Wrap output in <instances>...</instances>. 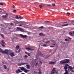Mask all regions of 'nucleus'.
Returning a JSON list of instances; mask_svg holds the SVG:
<instances>
[{
    "instance_id": "1",
    "label": "nucleus",
    "mask_w": 74,
    "mask_h": 74,
    "mask_svg": "<svg viewBox=\"0 0 74 74\" xmlns=\"http://www.w3.org/2000/svg\"><path fill=\"white\" fill-rule=\"evenodd\" d=\"M70 61L69 59H64L60 62L61 64H64L68 63Z\"/></svg>"
},
{
    "instance_id": "2",
    "label": "nucleus",
    "mask_w": 74,
    "mask_h": 74,
    "mask_svg": "<svg viewBox=\"0 0 74 74\" xmlns=\"http://www.w3.org/2000/svg\"><path fill=\"white\" fill-rule=\"evenodd\" d=\"M56 68H53V69H52V71L50 73V74H54L55 73H56Z\"/></svg>"
},
{
    "instance_id": "3",
    "label": "nucleus",
    "mask_w": 74,
    "mask_h": 74,
    "mask_svg": "<svg viewBox=\"0 0 74 74\" xmlns=\"http://www.w3.org/2000/svg\"><path fill=\"white\" fill-rule=\"evenodd\" d=\"M69 65L68 64H66V65L64 66V69L65 70V72H67L68 73V71L67 70V68L68 67L67 66H69Z\"/></svg>"
},
{
    "instance_id": "4",
    "label": "nucleus",
    "mask_w": 74,
    "mask_h": 74,
    "mask_svg": "<svg viewBox=\"0 0 74 74\" xmlns=\"http://www.w3.org/2000/svg\"><path fill=\"white\" fill-rule=\"evenodd\" d=\"M19 46L18 45H17L16 47V53H19V52H20L21 51V49H19V50H18V49H19Z\"/></svg>"
},
{
    "instance_id": "5",
    "label": "nucleus",
    "mask_w": 74,
    "mask_h": 74,
    "mask_svg": "<svg viewBox=\"0 0 74 74\" xmlns=\"http://www.w3.org/2000/svg\"><path fill=\"white\" fill-rule=\"evenodd\" d=\"M7 55L8 56L10 55L12 57H13V56H15V54L13 52H12V53L10 52L9 53H8Z\"/></svg>"
},
{
    "instance_id": "6",
    "label": "nucleus",
    "mask_w": 74,
    "mask_h": 74,
    "mask_svg": "<svg viewBox=\"0 0 74 74\" xmlns=\"http://www.w3.org/2000/svg\"><path fill=\"white\" fill-rule=\"evenodd\" d=\"M17 29H18V30H19V31L20 32H24V30L23 29H22V28H20V27H17L16 28Z\"/></svg>"
},
{
    "instance_id": "7",
    "label": "nucleus",
    "mask_w": 74,
    "mask_h": 74,
    "mask_svg": "<svg viewBox=\"0 0 74 74\" xmlns=\"http://www.w3.org/2000/svg\"><path fill=\"white\" fill-rule=\"evenodd\" d=\"M19 35H20V36L21 37H22L23 38H25L27 37V36L26 35H23L22 34H20Z\"/></svg>"
},
{
    "instance_id": "8",
    "label": "nucleus",
    "mask_w": 74,
    "mask_h": 74,
    "mask_svg": "<svg viewBox=\"0 0 74 74\" xmlns=\"http://www.w3.org/2000/svg\"><path fill=\"white\" fill-rule=\"evenodd\" d=\"M9 51L8 50L5 49V51H3L2 52V53L7 54H8V53H8Z\"/></svg>"
},
{
    "instance_id": "9",
    "label": "nucleus",
    "mask_w": 74,
    "mask_h": 74,
    "mask_svg": "<svg viewBox=\"0 0 74 74\" xmlns=\"http://www.w3.org/2000/svg\"><path fill=\"white\" fill-rule=\"evenodd\" d=\"M5 43L4 41L3 40H2V43H1L2 46H3V47H5V45H4V44Z\"/></svg>"
},
{
    "instance_id": "10",
    "label": "nucleus",
    "mask_w": 74,
    "mask_h": 74,
    "mask_svg": "<svg viewBox=\"0 0 74 74\" xmlns=\"http://www.w3.org/2000/svg\"><path fill=\"white\" fill-rule=\"evenodd\" d=\"M26 49L28 51H32L33 49L31 48L30 47H26Z\"/></svg>"
},
{
    "instance_id": "11",
    "label": "nucleus",
    "mask_w": 74,
    "mask_h": 74,
    "mask_svg": "<svg viewBox=\"0 0 74 74\" xmlns=\"http://www.w3.org/2000/svg\"><path fill=\"white\" fill-rule=\"evenodd\" d=\"M21 71L20 70V69H18V70L16 71V73L18 74L19 73H21Z\"/></svg>"
},
{
    "instance_id": "12",
    "label": "nucleus",
    "mask_w": 74,
    "mask_h": 74,
    "mask_svg": "<svg viewBox=\"0 0 74 74\" xmlns=\"http://www.w3.org/2000/svg\"><path fill=\"white\" fill-rule=\"evenodd\" d=\"M19 68L22 71H23L25 69V68L23 67H19Z\"/></svg>"
},
{
    "instance_id": "13",
    "label": "nucleus",
    "mask_w": 74,
    "mask_h": 74,
    "mask_svg": "<svg viewBox=\"0 0 74 74\" xmlns=\"http://www.w3.org/2000/svg\"><path fill=\"white\" fill-rule=\"evenodd\" d=\"M6 15H3L2 16V17L3 18H7V16H8V14L7 13H6Z\"/></svg>"
},
{
    "instance_id": "14",
    "label": "nucleus",
    "mask_w": 74,
    "mask_h": 74,
    "mask_svg": "<svg viewBox=\"0 0 74 74\" xmlns=\"http://www.w3.org/2000/svg\"><path fill=\"white\" fill-rule=\"evenodd\" d=\"M39 55L42 57H45V56H44V55H43L41 52H39Z\"/></svg>"
},
{
    "instance_id": "15",
    "label": "nucleus",
    "mask_w": 74,
    "mask_h": 74,
    "mask_svg": "<svg viewBox=\"0 0 74 74\" xmlns=\"http://www.w3.org/2000/svg\"><path fill=\"white\" fill-rule=\"evenodd\" d=\"M26 69H30V66L29 65L26 64Z\"/></svg>"
},
{
    "instance_id": "16",
    "label": "nucleus",
    "mask_w": 74,
    "mask_h": 74,
    "mask_svg": "<svg viewBox=\"0 0 74 74\" xmlns=\"http://www.w3.org/2000/svg\"><path fill=\"white\" fill-rule=\"evenodd\" d=\"M68 68H69V69H70V70H71H71H73V67L72 66H69L68 67Z\"/></svg>"
},
{
    "instance_id": "17",
    "label": "nucleus",
    "mask_w": 74,
    "mask_h": 74,
    "mask_svg": "<svg viewBox=\"0 0 74 74\" xmlns=\"http://www.w3.org/2000/svg\"><path fill=\"white\" fill-rule=\"evenodd\" d=\"M49 64H55V62L51 61L49 63Z\"/></svg>"
},
{
    "instance_id": "18",
    "label": "nucleus",
    "mask_w": 74,
    "mask_h": 74,
    "mask_svg": "<svg viewBox=\"0 0 74 74\" xmlns=\"http://www.w3.org/2000/svg\"><path fill=\"white\" fill-rule=\"evenodd\" d=\"M69 35H70L71 36H74V35L73 34L72 32H69Z\"/></svg>"
},
{
    "instance_id": "19",
    "label": "nucleus",
    "mask_w": 74,
    "mask_h": 74,
    "mask_svg": "<svg viewBox=\"0 0 74 74\" xmlns=\"http://www.w3.org/2000/svg\"><path fill=\"white\" fill-rule=\"evenodd\" d=\"M27 64V63H21L20 64V65H24Z\"/></svg>"
},
{
    "instance_id": "20",
    "label": "nucleus",
    "mask_w": 74,
    "mask_h": 74,
    "mask_svg": "<svg viewBox=\"0 0 74 74\" xmlns=\"http://www.w3.org/2000/svg\"><path fill=\"white\" fill-rule=\"evenodd\" d=\"M23 71L24 72H25V73H27V71H30V70H27L26 69H25V70H24Z\"/></svg>"
},
{
    "instance_id": "21",
    "label": "nucleus",
    "mask_w": 74,
    "mask_h": 74,
    "mask_svg": "<svg viewBox=\"0 0 74 74\" xmlns=\"http://www.w3.org/2000/svg\"><path fill=\"white\" fill-rule=\"evenodd\" d=\"M68 25H69L68 24H66L64 25H62V27H64V26H68Z\"/></svg>"
},
{
    "instance_id": "22",
    "label": "nucleus",
    "mask_w": 74,
    "mask_h": 74,
    "mask_svg": "<svg viewBox=\"0 0 74 74\" xmlns=\"http://www.w3.org/2000/svg\"><path fill=\"white\" fill-rule=\"evenodd\" d=\"M0 35L1 36V37H2L3 38H4V35H3V34H1Z\"/></svg>"
},
{
    "instance_id": "23",
    "label": "nucleus",
    "mask_w": 74,
    "mask_h": 74,
    "mask_svg": "<svg viewBox=\"0 0 74 74\" xmlns=\"http://www.w3.org/2000/svg\"><path fill=\"white\" fill-rule=\"evenodd\" d=\"M3 50H2V49L1 48H0V52H1V53H3Z\"/></svg>"
},
{
    "instance_id": "24",
    "label": "nucleus",
    "mask_w": 74,
    "mask_h": 74,
    "mask_svg": "<svg viewBox=\"0 0 74 74\" xmlns=\"http://www.w3.org/2000/svg\"><path fill=\"white\" fill-rule=\"evenodd\" d=\"M15 18L16 19H19V17H18L17 15H16V16H15Z\"/></svg>"
},
{
    "instance_id": "25",
    "label": "nucleus",
    "mask_w": 74,
    "mask_h": 74,
    "mask_svg": "<svg viewBox=\"0 0 74 74\" xmlns=\"http://www.w3.org/2000/svg\"><path fill=\"white\" fill-rule=\"evenodd\" d=\"M3 67L4 68V69H6L7 68V67H6V66L5 65H3Z\"/></svg>"
},
{
    "instance_id": "26",
    "label": "nucleus",
    "mask_w": 74,
    "mask_h": 74,
    "mask_svg": "<svg viewBox=\"0 0 74 74\" xmlns=\"http://www.w3.org/2000/svg\"><path fill=\"white\" fill-rule=\"evenodd\" d=\"M19 19L20 20H21V19H22L23 18V17H21V16H20L19 17Z\"/></svg>"
},
{
    "instance_id": "27",
    "label": "nucleus",
    "mask_w": 74,
    "mask_h": 74,
    "mask_svg": "<svg viewBox=\"0 0 74 74\" xmlns=\"http://www.w3.org/2000/svg\"><path fill=\"white\" fill-rule=\"evenodd\" d=\"M39 8H40V9L42 8V7H43L41 5H39Z\"/></svg>"
},
{
    "instance_id": "28",
    "label": "nucleus",
    "mask_w": 74,
    "mask_h": 74,
    "mask_svg": "<svg viewBox=\"0 0 74 74\" xmlns=\"http://www.w3.org/2000/svg\"><path fill=\"white\" fill-rule=\"evenodd\" d=\"M44 28V27L43 26H42L41 27H39V28L40 29H42Z\"/></svg>"
},
{
    "instance_id": "29",
    "label": "nucleus",
    "mask_w": 74,
    "mask_h": 74,
    "mask_svg": "<svg viewBox=\"0 0 74 74\" xmlns=\"http://www.w3.org/2000/svg\"><path fill=\"white\" fill-rule=\"evenodd\" d=\"M39 36H42L43 35L42 33H41L39 34Z\"/></svg>"
},
{
    "instance_id": "30",
    "label": "nucleus",
    "mask_w": 74,
    "mask_h": 74,
    "mask_svg": "<svg viewBox=\"0 0 74 74\" xmlns=\"http://www.w3.org/2000/svg\"><path fill=\"white\" fill-rule=\"evenodd\" d=\"M3 5V3L2 2L0 3V5Z\"/></svg>"
},
{
    "instance_id": "31",
    "label": "nucleus",
    "mask_w": 74,
    "mask_h": 74,
    "mask_svg": "<svg viewBox=\"0 0 74 74\" xmlns=\"http://www.w3.org/2000/svg\"><path fill=\"white\" fill-rule=\"evenodd\" d=\"M28 57V56H27V55H25V56L24 57V58H27Z\"/></svg>"
},
{
    "instance_id": "32",
    "label": "nucleus",
    "mask_w": 74,
    "mask_h": 74,
    "mask_svg": "<svg viewBox=\"0 0 74 74\" xmlns=\"http://www.w3.org/2000/svg\"><path fill=\"white\" fill-rule=\"evenodd\" d=\"M43 46H45V47H47V45H45V44H43Z\"/></svg>"
},
{
    "instance_id": "33",
    "label": "nucleus",
    "mask_w": 74,
    "mask_h": 74,
    "mask_svg": "<svg viewBox=\"0 0 74 74\" xmlns=\"http://www.w3.org/2000/svg\"><path fill=\"white\" fill-rule=\"evenodd\" d=\"M65 40L66 41H69V40L67 39H65Z\"/></svg>"
},
{
    "instance_id": "34",
    "label": "nucleus",
    "mask_w": 74,
    "mask_h": 74,
    "mask_svg": "<svg viewBox=\"0 0 74 74\" xmlns=\"http://www.w3.org/2000/svg\"><path fill=\"white\" fill-rule=\"evenodd\" d=\"M52 5H53V7H54L55 6V4L54 3H53L52 4Z\"/></svg>"
},
{
    "instance_id": "35",
    "label": "nucleus",
    "mask_w": 74,
    "mask_h": 74,
    "mask_svg": "<svg viewBox=\"0 0 74 74\" xmlns=\"http://www.w3.org/2000/svg\"><path fill=\"white\" fill-rule=\"evenodd\" d=\"M38 73L39 74H41L42 73V72L41 71H39V72H38Z\"/></svg>"
},
{
    "instance_id": "36",
    "label": "nucleus",
    "mask_w": 74,
    "mask_h": 74,
    "mask_svg": "<svg viewBox=\"0 0 74 74\" xmlns=\"http://www.w3.org/2000/svg\"><path fill=\"white\" fill-rule=\"evenodd\" d=\"M64 74H69L68 72H65Z\"/></svg>"
},
{
    "instance_id": "37",
    "label": "nucleus",
    "mask_w": 74,
    "mask_h": 74,
    "mask_svg": "<svg viewBox=\"0 0 74 74\" xmlns=\"http://www.w3.org/2000/svg\"><path fill=\"white\" fill-rule=\"evenodd\" d=\"M16 12V10H13V12H14V13H15Z\"/></svg>"
},
{
    "instance_id": "38",
    "label": "nucleus",
    "mask_w": 74,
    "mask_h": 74,
    "mask_svg": "<svg viewBox=\"0 0 74 74\" xmlns=\"http://www.w3.org/2000/svg\"><path fill=\"white\" fill-rule=\"evenodd\" d=\"M66 14L67 15H68V16L70 15V13H69L67 12Z\"/></svg>"
},
{
    "instance_id": "39",
    "label": "nucleus",
    "mask_w": 74,
    "mask_h": 74,
    "mask_svg": "<svg viewBox=\"0 0 74 74\" xmlns=\"http://www.w3.org/2000/svg\"><path fill=\"white\" fill-rule=\"evenodd\" d=\"M27 54V55H28V56H30V53H28Z\"/></svg>"
},
{
    "instance_id": "40",
    "label": "nucleus",
    "mask_w": 74,
    "mask_h": 74,
    "mask_svg": "<svg viewBox=\"0 0 74 74\" xmlns=\"http://www.w3.org/2000/svg\"><path fill=\"white\" fill-rule=\"evenodd\" d=\"M72 72H73V73H74V70H71V71Z\"/></svg>"
},
{
    "instance_id": "41",
    "label": "nucleus",
    "mask_w": 74,
    "mask_h": 74,
    "mask_svg": "<svg viewBox=\"0 0 74 74\" xmlns=\"http://www.w3.org/2000/svg\"><path fill=\"white\" fill-rule=\"evenodd\" d=\"M38 64V62H36V64H35V66H37V65Z\"/></svg>"
},
{
    "instance_id": "42",
    "label": "nucleus",
    "mask_w": 74,
    "mask_h": 74,
    "mask_svg": "<svg viewBox=\"0 0 74 74\" xmlns=\"http://www.w3.org/2000/svg\"><path fill=\"white\" fill-rule=\"evenodd\" d=\"M22 26V25L21 24H20L19 25V27H21Z\"/></svg>"
},
{
    "instance_id": "43",
    "label": "nucleus",
    "mask_w": 74,
    "mask_h": 74,
    "mask_svg": "<svg viewBox=\"0 0 74 74\" xmlns=\"http://www.w3.org/2000/svg\"><path fill=\"white\" fill-rule=\"evenodd\" d=\"M27 34L28 35H30V32H28V33H27Z\"/></svg>"
},
{
    "instance_id": "44",
    "label": "nucleus",
    "mask_w": 74,
    "mask_h": 74,
    "mask_svg": "<svg viewBox=\"0 0 74 74\" xmlns=\"http://www.w3.org/2000/svg\"><path fill=\"white\" fill-rule=\"evenodd\" d=\"M73 21H72L71 22V25H72L73 23Z\"/></svg>"
},
{
    "instance_id": "45",
    "label": "nucleus",
    "mask_w": 74,
    "mask_h": 74,
    "mask_svg": "<svg viewBox=\"0 0 74 74\" xmlns=\"http://www.w3.org/2000/svg\"><path fill=\"white\" fill-rule=\"evenodd\" d=\"M50 47H54V46H52L51 45V46H50Z\"/></svg>"
},
{
    "instance_id": "46",
    "label": "nucleus",
    "mask_w": 74,
    "mask_h": 74,
    "mask_svg": "<svg viewBox=\"0 0 74 74\" xmlns=\"http://www.w3.org/2000/svg\"><path fill=\"white\" fill-rule=\"evenodd\" d=\"M68 38H69V39H70V40L71 39V38H70L69 37H68Z\"/></svg>"
},
{
    "instance_id": "47",
    "label": "nucleus",
    "mask_w": 74,
    "mask_h": 74,
    "mask_svg": "<svg viewBox=\"0 0 74 74\" xmlns=\"http://www.w3.org/2000/svg\"><path fill=\"white\" fill-rule=\"evenodd\" d=\"M49 41H47V42H46V44H47V43H49Z\"/></svg>"
},
{
    "instance_id": "48",
    "label": "nucleus",
    "mask_w": 74,
    "mask_h": 74,
    "mask_svg": "<svg viewBox=\"0 0 74 74\" xmlns=\"http://www.w3.org/2000/svg\"><path fill=\"white\" fill-rule=\"evenodd\" d=\"M12 6H13V8H15V6L14 5H13Z\"/></svg>"
},
{
    "instance_id": "49",
    "label": "nucleus",
    "mask_w": 74,
    "mask_h": 74,
    "mask_svg": "<svg viewBox=\"0 0 74 74\" xmlns=\"http://www.w3.org/2000/svg\"><path fill=\"white\" fill-rule=\"evenodd\" d=\"M10 25H14V24L12 23H11L10 24Z\"/></svg>"
},
{
    "instance_id": "50",
    "label": "nucleus",
    "mask_w": 74,
    "mask_h": 74,
    "mask_svg": "<svg viewBox=\"0 0 74 74\" xmlns=\"http://www.w3.org/2000/svg\"><path fill=\"white\" fill-rule=\"evenodd\" d=\"M38 71H39V72L41 71V70L40 69H39Z\"/></svg>"
},
{
    "instance_id": "51",
    "label": "nucleus",
    "mask_w": 74,
    "mask_h": 74,
    "mask_svg": "<svg viewBox=\"0 0 74 74\" xmlns=\"http://www.w3.org/2000/svg\"><path fill=\"white\" fill-rule=\"evenodd\" d=\"M67 23V22H63V23Z\"/></svg>"
},
{
    "instance_id": "52",
    "label": "nucleus",
    "mask_w": 74,
    "mask_h": 74,
    "mask_svg": "<svg viewBox=\"0 0 74 74\" xmlns=\"http://www.w3.org/2000/svg\"><path fill=\"white\" fill-rule=\"evenodd\" d=\"M25 53H26V54H27V52H25Z\"/></svg>"
},
{
    "instance_id": "53",
    "label": "nucleus",
    "mask_w": 74,
    "mask_h": 74,
    "mask_svg": "<svg viewBox=\"0 0 74 74\" xmlns=\"http://www.w3.org/2000/svg\"><path fill=\"white\" fill-rule=\"evenodd\" d=\"M45 22L48 23V22H49V21H45Z\"/></svg>"
},
{
    "instance_id": "54",
    "label": "nucleus",
    "mask_w": 74,
    "mask_h": 74,
    "mask_svg": "<svg viewBox=\"0 0 74 74\" xmlns=\"http://www.w3.org/2000/svg\"><path fill=\"white\" fill-rule=\"evenodd\" d=\"M40 63L41 64H42V62H41V61H40Z\"/></svg>"
},
{
    "instance_id": "55",
    "label": "nucleus",
    "mask_w": 74,
    "mask_h": 74,
    "mask_svg": "<svg viewBox=\"0 0 74 74\" xmlns=\"http://www.w3.org/2000/svg\"><path fill=\"white\" fill-rule=\"evenodd\" d=\"M73 35H74V31H73Z\"/></svg>"
},
{
    "instance_id": "56",
    "label": "nucleus",
    "mask_w": 74,
    "mask_h": 74,
    "mask_svg": "<svg viewBox=\"0 0 74 74\" xmlns=\"http://www.w3.org/2000/svg\"><path fill=\"white\" fill-rule=\"evenodd\" d=\"M47 5H48V6H49L50 5V4Z\"/></svg>"
},
{
    "instance_id": "57",
    "label": "nucleus",
    "mask_w": 74,
    "mask_h": 74,
    "mask_svg": "<svg viewBox=\"0 0 74 74\" xmlns=\"http://www.w3.org/2000/svg\"><path fill=\"white\" fill-rule=\"evenodd\" d=\"M52 45H53V46H55V44H53Z\"/></svg>"
},
{
    "instance_id": "58",
    "label": "nucleus",
    "mask_w": 74,
    "mask_h": 74,
    "mask_svg": "<svg viewBox=\"0 0 74 74\" xmlns=\"http://www.w3.org/2000/svg\"><path fill=\"white\" fill-rule=\"evenodd\" d=\"M21 74H25V73H21Z\"/></svg>"
},
{
    "instance_id": "59",
    "label": "nucleus",
    "mask_w": 74,
    "mask_h": 74,
    "mask_svg": "<svg viewBox=\"0 0 74 74\" xmlns=\"http://www.w3.org/2000/svg\"><path fill=\"white\" fill-rule=\"evenodd\" d=\"M49 56H48V57L47 58H46V59H47L48 58H49Z\"/></svg>"
},
{
    "instance_id": "60",
    "label": "nucleus",
    "mask_w": 74,
    "mask_h": 74,
    "mask_svg": "<svg viewBox=\"0 0 74 74\" xmlns=\"http://www.w3.org/2000/svg\"><path fill=\"white\" fill-rule=\"evenodd\" d=\"M73 69H74V66H73Z\"/></svg>"
},
{
    "instance_id": "61",
    "label": "nucleus",
    "mask_w": 74,
    "mask_h": 74,
    "mask_svg": "<svg viewBox=\"0 0 74 74\" xmlns=\"http://www.w3.org/2000/svg\"><path fill=\"white\" fill-rule=\"evenodd\" d=\"M2 10V9H1V8H0V10Z\"/></svg>"
},
{
    "instance_id": "62",
    "label": "nucleus",
    "mask_w": 74,
    "mask_h": 74,
    "mask_svg": "<svg viewBox=\"0 0 74 74\" xmlns=\"http://www.w3.org/2000/svg\"><path fill=\"white\" fill-rule=\"evenodd\" d=\"M2 63H3V62H2Z\"/></svg>"
},
{
    "instance_id": "63",
    "label": "nucleus",
    "mask_w": 74,
    "mask_h": 74,
    "mask_svg": "<svg viewBox=\"0 0 74 74\" xmlns=\"http://www.w3.org/2000/svg\"><path fill=\"white\" fill-rule=\"evenodd\" d=\"M0 25H2V24H0Z\"/></svg>"
},
{
    "instance_id": "64",
    "label": "nucleus",
    "mask_w": 74,
    "mask_h": 74,
    "mask_svg": "<svg viewBox=\"0 0 74 74\" xmlns=\"http://www.w3.org/2000/svg\"><path fill=\"white\" fill-rule=\"evenodd\" d=\"M56 74H58V73H56Z\"/></svg>"
}]
</instances>
